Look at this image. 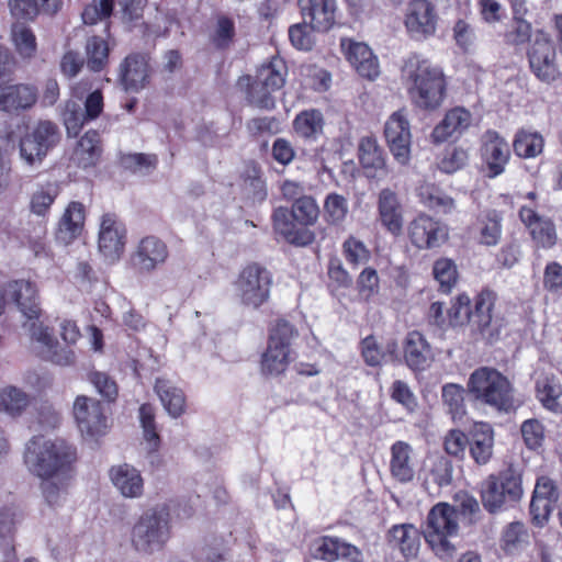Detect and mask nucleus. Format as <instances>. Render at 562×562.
<instances>
[{
    "instance_id": "obj_40",
    "label": "nucleus",
    "mask_w": 562,
    "mask_h": 562,
    "mask_svg": "<svg viewBox=\"0 0 562 562\" xmlns=\"http://www.w3.org/2000/svg\"><path fill=\"white\" fill-rule=\"evenodd\" d=\"M391 539L404 557H414L419 549V531L412 524L395 525L392 527Z\"/></svg>"
},
{
    "instance_id": "obj_50",
    "label": "nucleus",
    "mask_w": 562,
    "mask_h": 562,
    "mask_svg": "<svg viewBox=\"0 0 562 562\" xmlns=\"http://www.w3.org/2000/svg\"><path fill=\"white\" fill-rule=\"evenodd\" d=\"M29 403V395L15 386H7L0 392V409L12 416L20 415Z\"/></svg>"
},
{
    "instance_id": "obj_25",
    "label": "nucleus",
    "mask_w": 562,
    "mask_h": 562,
    "mask_svg": "<svg viewBox=\"0 0 562 562\" xmlns=\"http://www.w3.org/2000/svg\"><path fill=\"white\" fill-rule=\"evenodd\" d=\"M482 159L487 165L490 177L504 172L510 156L508 143L495 131H487L482 136Z\"/></svg>"
},
{
    "instance_id": "obj_58",
    "label": "nucleus",
    "mask_w": 562,
    "mask_h": 562,
    "mask_svg": "<svg viewBox=\"0 0 562 562\" xmlns=\"http://www.w3.org/2000/svg\"><path fill=\"white\" fill-rule=\"evenodd\" d=\"M342 252L351 266L367 263L371 257L370 250L364 244L353 236L348 237L342 244Z\"/></svg>"
},
{
    "instance_id": "obj_54",
    "label": "nucleus",
    "mask_w": 562,
    "mask_h": 562,
    "mask_svg": "<svg viewBox=\"0 0 562 562\" xmlns=\"http://www.w3.org/2000/svg\"><path fill=\"white\" fill-rule=\"evenodd\" d=\"M324 213L327 223L340 224L348 214V202L345 196L338 193H329L324 201Z\"/></svg>"
},
{
    "instance_id": "obj_39",
    "label": "nucleus",
    "mask_w": 562,
    "mask_h": 562,
    "mask_svg": "<svg viewBox=\"0 0 562 562\" xmlns=\"http://www.w3.org/2000/svg\"><path fill=\"white\" fill-rule=\"evenodd\" d=\"M324 125V116L318 109L303 110L292 122L295 134L305 140H316L323 134Z\"/></svg>"
},
{
    "instance_id": "obj_22",
    "label": "nucleus",
    "mask_w": 562,
    "mask_h": 562,
    "mask_svg": "<svg viewBox=\"0 0 562 562\" xmlns=\"http://www.w3.org/2000/svg\"><path fill=\"white\" fill-rule=\"evenodd\" d=\"M409 237L418 248H434L446 241L448 228L441 222L422 214L411 223Z\"/></svg>"
},
{
    "instance_id": "obj_51",
    "label": "nucleus",
    "mask_w": 562,
    "mask_h": 562,
    "mask_svg": "<svg viewBox=\"0 0 562 562\" xmlns=\"http://www.w3.org/2000/svg\"><path fill=\"white\" fill-rule=\"evenodd\" d=\"M139 422L143 428V435L151 451H157L160 446V436L157 431L155 408L149 403H144L139 407Z\"/></svg>"
},
{
    "instance_id": "obj_2",
    "label": "nucleus",
    "mask_w": 562,
    "mask_h": 562,
    "mask_svg": "<svg viewBox=\"0 0 562 562\" xmlns=\"http://www.w3.org/2000/svg\"><path fill=\"white\" fill-rule=\"evenodd\" d=\"M319 217L316 200L307 195L291 204V207L274 209L271 220L274 232L288 244L306 247L315 241L316 235L311 229Z\"/></svg>"
},
{
    "instance_id": "obj_37",
    "label": "nucleus",
    "mask_w": 562,
    "mask_h": 562,
    "mask_svg": "<svg viewBox=\"0 0 562 562\" xmlns=\"http://www.w3.org/2000/svg\"><path fill=\"white\" fill-rule=\"evenodd\" d=\"M494 430L487 423H476L471 431L469 450L475 463L486 464L493 456Z\"/></svg>"
},
{
    "instance_id": "obj_1",
    "label": "nucleus",
    "mask_w": 562,
    "mask_h": 562,
    "mask_svg": "<svg viewBox=\"0 0 562 562\" xmlns=\"http://www.w3.org/2000/svg\"><path fill=\"white\" fill-rule=\"evenodd\" d=\"M401 71L409 82L408 93L415 106L426 111L441 106L447 94V81L441 67L413 53L403 60Z\"/></svg>"
},
{
    "instance_id": "obj_3",
    "label": "nucleus",
    "mask_w": 562,
    "mask_h": 562,
    "mask_svg": "<svg viewBox=\"0 0 562 562\" xmlns=\"http://www.w3.org/2000/svg\"><path fill=\"white\" fill-rule=\"evenodd\" d=\"M77 460V451L63 439H46L33 436L26 443L24 462L29 470L42 479H50L71 470Z\"/></svg>"
},
{
    "instance_id": "obj_18",
    "label": "nucleus",
    "mask_w": 562,
    "mask_h": 562,
    "mask_svg": "<svg viewBox=\"0 0 562 562\" xmlns=\"http://www.w3.org/2000/svg\"><path fill=\"white\" fill-rule=\"evenodd\" d=\"M438 16L429 0H411L407 4L404 24L409 36L417 41L429 38L436 33Z\"/></svg>"
},
{
    "instance_id": "obj_60",
    "label": "nucleus",
    "mask_w": 562,
    "mask_h": 562,
    "mask_svg": "<svg viewBox=\"0 0 562 562\" xmlns=\"http://www.w3.org/2000/svg\"><path fill=\"white\" fill-rule=\"evenodd\" d=\"M15 533V513L11 507L4 506L0 509V539L8 551L14 553L13 538Z\"/></svg>"
},
{
    "instance_id": "obj_52",
    "label": "nucleus",
    "mask_w": 562,
    "mask_h": 562,
    "mask_svg": "<svg viewBox=\"0 0 562 562\" xmlns=\"http://www.w3.org/2000/svg\"><path fill=\"white\" fill-rule=\"evenodd\" d=\"M432 273L440 290L449 293L458 280L457 266L451 259L441 258L435 261Z\"/></svg>"
},
{
    "instance_id": "obj_41",
    "label": "nucleus",
    "mask_w": 562,
    "mask_h": 562,
    "mask_svg": "<svg viewBox=\"0 0 562 562\" xmlns=\"http://www.w3.org/2000/svg\"><path fill=\"white\" fill-rule=\"evenodd\" d=\"M241 189L254 201H263L267 198L266 182L261 168L255 161L246 164L240 173Z\"/></svg>"
},
{
    "instance_id": "obj_34",
    "label": "nucleus",
    "mask_w": 562,
    "mask_h": 562,
    "mask_svg": "<svg viewBox=\"0 0 562 562\" xmlns=\"http://www.w3.org/2000/svg\"><path fill=\"white\" fill-rule=\"evenodd\" d=\"M154 391L159 397L167 413L178 418L186 413L187 396L183 390L177 386L172 381L166 378H157L154 384Z\"/></svg>"
},
{
    "instance_id": "obj_7",
    "label": "nucleus",
    "mask_w": 562,
    "mask_h": 562,
    "mask_svg": "<svg viewBox=\"0 0 562 562\" xmlns=\"http://www.w3.org/2000/svg\"><path fill=\"white\" fill-rule=\"evenodd\" d=\"M170 538V514L165 507H155L144 512L131 530L132 547L137 552L145 554L164 550Z\"/></svg>"
},
{
    "instance_id": "obj_30",
    "label": "nucleus",
    "mask_w": 562,
    "mask_h": 562,
    "mask_svg": "<svg viewBox=\"0 0 562 562\" xmlns=\"http://www.w3.org/2000/svg\"><path fill=\"white\" fill-rule=\"evenodd\" d=\"M86 223V206L78 201H71L65 209L58 222L57 239L70 244L83 232Z\"/></svg>"
},
{
    "instance_id": "obj_29",
    "label": "nucleus",
    "mask_w": 562,
    "mask_h": 562,
    "mask_svg": "<svg viewBox=\"0 0 562 562\" xmlns=\"http://www.w3.org/2000/svg\"><path fill=\"white\" fill-rule=\"evenodd\" d=\"M8 7L16 20L33 22L40 15L57 14L63 7V0H8Z\"/></svg>"
},
{
    "instance_id": "obj_56",
    "label": "nucleus",
    "mask_w": 562,
    "mask_h": 562,
    "mask_svg": "<svg viewBox=\"0 0 562 562\" xmlns=\"http://www.w3.org/2000/svg\"><path fill=\"white\" fill-rule=\"evenodd\" d=\"M89 381L97 389L98 393L109 403L116 401L119 387L115 380L109 374L100 371H92L89 373Z\"/></svg>"
},
{
    "instance_id": "obj_21",
    "label": "nucleus",
    "mask_w": 562,
    "mask_h": 562,
    "mask_svg": "<svg viewBox=\"0 0 562 562\" xmlns=\"http://www.w3.org/2000/svg\"><path fill=\"white\" fill-rule=\"evenodd\" d=\"M4 286L8 300L14 303L27 319H40L42 310L35 283L24 279H16L8 281Z\"/></svg>"
},
{
    "instance_id": "obj_53",
    "label": "nucleus",
    "mask_w": 562,
    "mask_h": 562,
    "mask_svg": "<svg viewBox=\"0 0 562 562\" xmlns=\"http://www.w3.org/2000/svg\"><path fill=\"white\" fill-rule=\"evenodd\" d=\"M464 389L454 383L442 387V400L453 419H461L465 414Z\"/></svg>"
},
{
    "instance_id": "obj_26",
    "label": "nucleus",
    "mask_w": 562,
    "mask_h": 562,
    "mask_svg": "<svg viewBox=\"0 0 562 562\" xmlns=\"http://www.w3.org/2000/svg\"><path fill=\"white\" fill-rule=\"evenodd\" d=\"M304 21L317 32H327L336 23V0H297Z\"/></svg>"
},
{
    "instance_id": "obj_31",
    "label": "nucleus",
    "mask_w": 562,
    "mask_h": 562,
    "mask_svg": "<svg viewBox=\"0 0 562 562\" xmlns=\"http://www.w3.org/2000/svg\"><path fill=\"white\" fill-rule=\"evenodd\" d=\"M472 122L471 113L464 108H453L449 110L445 117L439 122L432 133L431 139L436 144L447 142L454 135L463 133Z\"/></svg>"
},
{
    "instance_id": "obj_57",
    "label": "nucleus",
    "mask_w": 562,
    "mask_h": 562,
    "mask_svg": "<svg viewBox=\"0 0 562 562\" xmlns=\"http://www.w3.org/2000/svg\"><path fill=\"white\" fill-rule=\"evenodd\" d=\"M419 196L424 204L430 209H442L443 212L451 210L453 201L434 186H422Z\"/></svg>"
},
{
    "instance_id": "obj_63",
    "label": "nucleus",
    "mask_w": 562,
    "mask_h": 562,
    "mask_svg": "<svg viewBox=\"0 0 562 562\" xmlns=\"http://www.w3.org/2000/svg\"><path fill=\"white\" fill-rule=\"evenodd\" d=\"M361 356L364 362L370 367H378L384 359L385 352L378 344L375 336L369 335L360 342Z\"/></svg>"
},
{
    "instance_id": "obj_59",
    "label": "nucleus",
    "mask_w": 562,
    "mask_h": 562,
    "mask_svg": "<svg viewBox=\"0 0 562 562\" xmlns=\"http://www.w3.org/2000/svg\"><path fill=\"white\" fill-rule=\"evenodd\" d=\"M528 532L521 522L509 524L503 531V548L512 553L527 542Z\"/></svg>"
},
{
    "instance_id": "obj_47",
    "label": "nucleus",
    "mask_w": 562,
    "mask_h": 562,
    "mask_svg": "<svg viewBox=\"0 0 562 562\" xmlns=\"http://www.w3.org/2000/svg\"><path fill=\"white\" fill-rule=\"evenodd\" d=\"M236 29L234 20L225 14L216 18L214 30L210 35V41L218 50L228 49L235 41Z\"/></svg>"
},
{
    "instance_id": "obj_35",
    "label": "nucleus",
    "mask_w": 562,
    "mask_h": 562,
    "mask_svg": "<svg viewBox=\"0 0 562 562\" xmlns=\"http://www.w3.org/2000/svg\"><path fill=\"white\" fill-rule=\"evenodd\" d=\"M109 474L113 485L123 496L137 498L143 495L144 481L140 472L134 467L126 463L112 467Z\"/></svg>"
},
{
    "instance_id": "obj_32",
    "label": "nucleus",
    "mask_w": 562,
    "mask_h": 562,
    "mask_svg": "<svg viewBox=\"0 0 562 562\" xmlns=\"http://www.w3.org/2000/svg\"><path fill=\"white\" fill-rule=\"evenodd\" d=\"M103 154V145L100 133L97 130L87 131L77 142L74 150V159L79 168L95 167Z\"/></svg>"
},
{
    "instance_id": "obj_64",
    "label": "nucleus",
    "mask_w": 562,
    "mask_h": 562,
    "mask_svg": "<svg viewBox=\"0 0 562 562\" xmlns=\"http://www.w3.org/2000/svg\"><path fill=\"white\" fill-rule=\"evenodd\" d=\"M543 286L555 295H562V265L557 261L547 263L543 271Z\"/></svg>"
},
{
    "instance_id": "obj_48",
    "label": "nucleus",
    "mask_w": 562,
    "mask_h": 562,
    "mask_svg": "<svg viewBox=\"0 0 562 562\" xmlns=\"http://www.w3.org/2000/svg\"><path fill=\"white\" fill-rule=\"evenodd\" d=\"M502 216L495 211H488L479 220V240L485 246H495L498 244L502 235Z\"/></svg>"
},
{
    "instance_id": "obj_61",
    "label": "nucleus",
    "mask_w": 562,
    "mask_h": 562,
    "mask_svg": "<svg viewBox=\"0 0 562 562\" xmlns=\"http://www.w3.org/2000/svg\"><path fill=\"white\" fill-rule=\"evenodd\" d=\"M520 430L524 441L529 449L536 450L542 446L544 441V427L539 420H525Z\"/></svg>"
},
{
    "instance_id": "obj_55",
    "label": "nucleus",
    "mask_w": 562,
    "mask_h": 562,
    "mask_svg": "<svg viewBox=\"0 0 562 562\" xmlns=\"http://www.w3.org/2000/svg\"><path fill=\"white\" fill-rule=\"evenodd\" d=\"M391 398L400 404L407 414H413L418 406L417 396L411 386L402 380H396L393 382L391 389Z\"/></svg>"
},
{
    "instance_id": "obj_4",
    "label": "nucleus",
    "mask_w": 562,
    "mask_h": 562,
    "mask_svg": "<svg viewBox=\"0 0 562 562\" xmlns=\"http://www.w3.org/2000/svg\"><path fill=\"white\" fill-rule=\"evenodd\" d=\"M467 390L477 404L488 406L497 413L508 414L516 407L512 382L494 368L475 369L469 376Z\"/></svg>"
},
{
    "instance_id": "obj_33",
    "label": "nucleus",
    "mask_w": 562,
    "mask_h": 562,
    "mask_svg": "<svg viewBox=\"0 0 562 562\" xmlns=\"http://www.w3.org/2000/svg\"><path fill=\"white\" fill-rule=\"evenodd\" d=\"M404 359L414 371H423L430 366L432 353L430 345L418 331H411L404 342Z\"/></svg>"
},
{
    "instance_id": "obj_20",
    "label": "nucleus",
    "mask_w": 562,
    "mask_h": 562,
    "mask_svg": "<svg viewBox=\"0 0 562 562\" xmlns=\"http://www.w3.org/2000/svg\"><path fill=\"white\" fill-rule=\"evenodd\" d=\"M411 125L407 111L402 109L389 117V149L394 160L405 166L411 159Z\"/></svg>"
},
{
    "instance_id": "obj_28",
    "label": "nucleus",
    "mask_w": 562,
    "mask_h": 562,
    "mask_svg": "<svg viewBox=\"0 0 562 562\" xmlns=\"http://www.w3.org/2000/svg\"><path fill=\"white\" fill-rule=\"evenodd\" d=\"M31 338L46 348L48 359L58 366H70L76 361V355L69 347H60L54 330L42 323H32Z\"/></svg>"
},
{
    "instance_id": "obj_49",
    "label": "nucleus",
    "mask_w": 562,
    "mask_h": 562,
    "mask_svg": "<svg viewBox=\"0 0 562 562\" xmlns=\"http://www.w3.org/2000/svg\"><path fill=\"white\" fill-rule=\"evenodd\" d=\"M469 325L473 333L479 334L483 339L493 342L501 335L502 321L493 314L471 315Z\"/></svg>"
},
{
    "instance_id": "obj_13",
    "label": "nucleus",
    "mask_w": 562,
    "mask_h": 562,
    "mask_svg": "<svg viewBox=\"0 0 562 562\" xmlns=\"http://www.w3.org/2000/svg\"><path fill=\"white\" fill-rule=\"evenodd\" d=\"M169 258V248L165 240L156 235L142 237L128 257L130 268L138 274H151L164 266Z\"/></svg>"
},
{
    "instance_id": "obj_27",
    "label": "nucleus",
    "mask_w": 562,
    "mask_h": 562,
    "mask_svg": "<svg viewBox=\"0 0 562 562\" xmlns=\"http://www.w3.org/2000/svg\"><path fill=\"white\" fill-rule=\"evenodd\" d=\"M38 99L34 85L14 83L0 87V110L18 113L31 109Z\"/></svg>"
},
{
    "instance_id": "obj_12",
    "label": "nucleus",
    "mask_w": 562,
    "mask_h": 562,
    "mask_svg": "<svg viewBox=\"0 0 562 562\" xmlns=\"http://www.w3.org/2000/svg\"><path fill=\"white\" fill-rule=\"evenodd\" d=\"M59 130L56 123L40 121L32 132L21 137V158L30 166L42 164L48 151L59 142Z\"/></svg>"
},
{
    "instance_id": "obj_9",
    "label": "nucleus",
    "mask_w": 562,
    "mask_h": 562,
    "mask_svg": "<svg viewBox=\"0 0 562 562\" xmlns=\"http://www.w3.org/2000/svg\"><path fill=\"white\" fill-rule=\"evenodd\" d=\"M273 277L258 262H249L239 271L234 289L243 306L259 310L270 301Z\"/></svg>"
},
{
    "instance_id": "obj_38",
    "label": "nucleus",
    "mask_w": 562,
    "mask_h": 562,
    "mask_svg": "<svg viewBox=\"0 0 562 562\" xmlns=\"http://www.w3.org/2000/svg\"><path fill=\"white\" fill-rule=\"evenodd\" d=\"M358 157L368 178H374L376 171L385 166L383 150L373 136H364L360 139Z\"/></svg>"
},
{
    "instance_id": "obj_14",
    "label": "nucleus",
    "mask_w": 562,
    "mask_h": 562,
    "mask_svg": "<svg viewBox=\"0 0 562 562\" xmlns=\"http://www.w3.org/2000/svg\"><path fill=\"white\" fill-rule=\"evenodd\" d=\"M104 110V97L101 89L88 93L83 101V110L72 100L65 103L63 121L68 136L77 137L85 125L100 117Z\"/></svg>"
},
{
    "instance_id": "obj_8",
    "label": "nucleus",
    "mask_w": 562,
    "mask_h": 562,
    "mask_svg": "<svg viewBox=\"0 0 562 562\" xmlns=\"http://www.w3.org/2000/svg\"><path fill=\"white\" fill-rule=\"evenodd\" d=\"M459 531L458 512L447 503H438L428 513L424 537L432 551L441 559L456 552L453 540Z\"/></svg>"
},
{
    "instance_id": "obj_36",
    "label": "nucleus",
    "mask_w": 562,
    "mask_h": 562,
    "mask_svg": "<svg viewBox=\"0 0 562 562\" xmlns=\"http://www.w3.org/2000/svg\"><path fill=\"white\" fill-rule=\"evenodd\" d=\"M390 470L393 479L401 483L413 480L415 461L413 448L405 441H396L391 447Z\"/></svg>"
},
{
    "instance_id": "obj_42",
    "label": "nucleus",
    "mask_w": 562,
    "mask_h": 562,
    "mask_svg": "<svg viewBox=\"0 0 562 562\" xmlns=\"http://www.w3.org/2000/svg\"><path fill=\"white\" fill-rule=\"evenodd\" d=\"M11 38L22 59H32L37 54V41L33 30L24 23H15L11 29Z\"/></svg>"
},
{
    "instance_id": "obj_62",
    "label": "nucleus",
    "mask_w": 562,
    "mask_h": 562,
    "mask_svg": "<svg viewBox=\"0 0 562 562\" xmlns=\"http://www.w3.org/2000/svg\"><path fill=\"white\" fill-rule=\"evenodd\" d=\"M307 21L290 26L289 38L291 44L300 50H310L313 47L314 38Z\"/></svg>"
},
{
    "instance_id": "obj_16",
    "label": "nucleus",
    "mask_w": 562,
    "mask_h": 562,
    "mask_svg": "<svg viewBox=\"0 0 562 562\" xmlns=\"http://www.w3.org/2000/svg\"><path fill=\"white\" fill-rule=\"evenodd\" d=\"M150 55L133 52L121 61L117 80L126 92H139L145 89L151 78Z\"/></svg>"
},
{
    "instance_id": "obj_19",
    "label": "nucleus",
    "mask_w": 562,
    "mask_h": 562,
    "mask_svg": "<svg viewBox=\"0 0 562 562\" xmlns=\"http://www.w3.org/2000/svg\"><path fill=\"white\" fill-rule=\"evenodd\" d=\"M340 49L346 60L362 78L374 80L380 75L378 57L366 43L341 37Z\"/></svg>"
},
{
    "instance_id": "obj_6",
    "label": "nucleus",
    "mask_w": 562,
    "mask_h": 562,
    "mask_svg": "<svg viewBox=\"0 0 562 562\" xmlns=\"http://www.w3.org/2000/svg\"><path fill=\"white\" fill-rule=\"evenodd\" d=\"M299 337L297 328L285 318H278L269 327L267 348L260 357V372L265 376L285 373L295 359L292 342Z\"/></svg>"
},
{
    "instance_id": "obj_43",
    "label": "nucleus",
    "mask_w": 562,
    "mask_h": 562,
    "mask_svg": "<svg viewBox=\"0 0 562 562\" xmlns=\"http://www.w3.org/2000/svg\"><path fill=\"white\" fill-rule=\"evenodd\" d=\"M544 146V139L538 132L520 130L513 142L514 151L522 158H535L539 156Z\"/></svg>"
},
{
    "instance_id": "obj_11",
    "label": "nucleus",
    "mask_w": 562,
    "mask_h": 562,
    "mask_svg": "<svg viewBox=\"0 0 562 562\" xmlns=\"http://www.w3.org/2000/svg\"><path fill=\"white\" fill-rule=\"evenodd\" d=\"M72 414L78 429L83 436L99 438L110 429V409L99 400L87 395L75 398Z\"/></svg>"
},
{
    "instance_id": "obj_17",
    "label": "nucleus",
    "mask_w": 562,
    "mask_h": 562,
    "mask_svg": "<svg viewBox=\"0 0 562 562\" xmlns=\"http://www.w3.org/2000/svg\"><path fill=\"white\" fill-rule=\"evenodd\" d=\"M127 229L115 213H104L100 218L98 247L100 252L111 261L120 259L126 245Z\"/></svg>"
},
{
    "instance_id": "obj_10",
    "label": "nucleus",
    "mask_w": 562,
    "mask_h": 562,
    "mask_svg": "<svg viewBox=\"0 0 562 562\" xmlns=\"http://www.w3.org/2000/svg\"><path fill=\"white\" fill-rule=\"evenodd\" d=\"M521 494L520 477L508 470L498 476L491 475L483 482L481 499L487 512L495 513L508 504L517 502Z\"/></svg>"
},
{
    "instance_id": "obj_23",
    "label": "nucleus",
    "mask_w": 562,
    "mask_h": 562,
    "mask_svg": "<svg viewBox=\"0 0 562 562\" xmlns=\"http://www.w3.org/2000/svg\"><path fill=\"white\" fill-rule=\"evenodd\" d=\"M519 218L528 228L532 241L538 248L550 249L557 244L558 234L552 220L540 216L528 206L520 207Z\"/></svg>"
},
{
    "instance_id": "obj_44",
    "label": "nucleus",
    "mask_w": 562,
    "mask_h": 562,
    "mask_svg": "<svg viewBox=\"0 0 562 562\" xmlns=\"http://www.w3.org/2000/svg\"><path fill=\"white\" fill-rule=\"evenodd\" d=\"M87 67L93 72L102 71L109 64L110 48L101 36H91L86 43Z\"/></svg>"
},
{
    "instance_id": "obj_15",
    "label": "nucleus",
    "mask_w": 562,
    "mask_h": 562,
    "mask_svg": "<svg viewBox=\"0 0 562 562\" xmlns=\"http://www.w3.org/2000/svg\"><path fill=\"white\" fill-rule=\"evenodd\" d=\"M555 59V46L551 38L542 31L536 32L528 50L531 71L543 82L554 81L560 75Z\"/></svg>"
},
{
    "instance_id": "obj_45",
    "label": "nucleus",
    "mask_w": 562,
    "mask_h": 562,
    "mask_svg": "<svg viewBox=\"0 0 562 562\" xmlns=\"http://www.w3.org/2000/svg\"><path fill=\"white\" fill-rule=\"evenodd\" d=\"M536 391L538 400L550 411L560 409L559 398L562 395V387L554 375H546L537 380Z\"/></svg>"
},
{
    "instance_id": "obj_46",
    "label": "nucleus",
    "mask_w": 562,
    "mask_h": 562,
    "mask_svg": "<svg viewBox=\"0 0 562 562\" xmlns=\"http://www.w3.org/2000/svg\"><path fill=\"white\" fill-rule=\"evenodd\" d=\"M58 194L59 188L57 183L47 182L45 184H41L31 196V212L37 216L47 215Z\"/></svg>"
},
{
    "instance_id": "obj_24",
    "label": "nucleus",
    "mask_w": 562,
    "mask_h": 562,
    "mask_svg": "<svg viewBox=\"0 0 562 562\" xmlns=\"http://www.w3.org/2000/svg\"><path fill=\"white\" fill-rule=\"evenodd\" d=\"M315 558L325 562L345 560L347 562H362L361 550L352 543L338 537L322 536L315 540Z\"/></svg>"
},
{
    "instance_id": "obj_5",
    "label": "nucleus",
    "mask_w": 562,
    "mask_h": 562,
    "mask_svg": "<svg viewBox=\"0 0 562 562\" xmlns=\"http://www.w3.org/2000/svg\"><path fill=\"white\" fill-rule=\"evenodd\" d=\"M288 67L283 58L272 56L268 63L262 64L256 76H241L238 79L240 87H246V97L251 105L262 110H272L276 105L273 92L283 88Z\"/></svg>"
}]
</instances>
